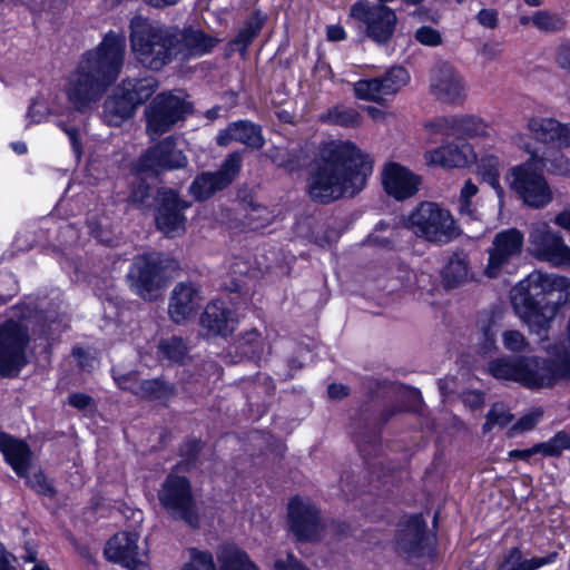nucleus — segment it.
Segmentation results:
<instances>
[{"label": "nucleus", "instance_id": "f257e3e1", "mask_svg": "<svg viewBox=\"0 0 570 570\" xmlns=\"http://www.w3.org/2000/svg\"><path fill=\"white\" fill-rule=\"evenodd\" d=\"M125 37L116 32L105 36L96 50L83 55L66 87L68 100L77 111L91 108L117 79L124 62Z\"/></svg>", "mask_w": 570, "mask_h": 570}, {"label": "nucleus", "instance_id": "f03ea898", "mask_svg": "<svg viewBox=\"0 0 570 570\" xmlns=\"http://www.w3.org/2000/svg\"><path fill=\"white\" fill-rule=\"evenodd\" d=\"M570 298V279L534 271L511 289V304L530 331L547 337L550 323Z\"/></svg>", "mask_w": 570, "mask_h": 570}, {"label": "nucleus", "instance_id": "7ed1b4c3", "mask_svg": "<svg viewBox=\"0 0 570 570\" xmlns=\"http://www.w3.org/2000/svg\"><path fill=\"white\" fill-rule=\"evenodd\" d=\"M129 27L130 47L141 66L159 71L174 60L173 26L151 22L141 16H135Z\"/></svg>", "mask_w": 570, "mask_h": 570}, {"label": "nucleus", "instance_id": "20e7f679", "mask_svg": "<svg viewBox=\"0 0 570 570\" xmlns=\"http://www.w3.org/2000/svg\"><path fill=\"white\" fill-rule=\"evenodd\" d=\"M178 269V262L170 256L164 253H147L135 257L127 278L139 297L154 301Z\"/></svg>", "mask_w": 570, "mask_h": 570}, {"label": "nucleus", "instance_id": "39448f33", "mask_svg": "<svg viewBox=\"0 0 570 570\" xmlns=\"http://www.w3.org/2000/svg\"><path fill=\"white\" fill-rule=\"evenodd\" d=\"M406 224L415 236L439 245L448 244L460 234L451 212L434 202L420 203Z\"/></svg>", "mask_w": 570, "mask_h": 570}, {"label": "nucleus", "instance_id": "423d86ee", "mask_svg": "<svg viewBox=\"0 0 570 570\" xmlns=\"http://www.w3.org/2000/svg\"><path fill=\"white\" fill-rule=\"evenodd\" d=\"M160 505L169 518L199 529L200 515L193 494L190 481L186 476L168 474L157 493Z\"/></svg>", "mask_w": 570, "mask_h": 570}, {"label": "nucleus", "instance_id": "0eeeda50", "mask_svg": "<svg viewBox=\"0 0 570 570\" xmlns=\"http://www.w3.org/2000/svg\"><path fill=\"white\" fill-rule=\"evenodd\" d=\"M191 112L193 104L183 91L160 92L145 109L147 132L155 139L169 131L177 122L185 120Z\"/></svg>", "mask_w": 570, "mask_h": 570}, {"label": "nucleus", "instance_id": "6e6552de", "mask_svg": "<svg viewBox=\"0 0 570 570\" xmlns=\"http://www.w3.org/2000/svg\"><path fill=\"white\" fill-rule=\"evenodd\" d=\"M321 159L330 167L332 173L323 178H340L338 174L345 173L356 178H367L373 173V158L363 153L352 141H330L324 144ZM317 178H322L318 176Z\"/></svg>", "mask_w": 570, "mask_h": 570}, {"label": "nucleus", "instance_id": "1a4fd4ad", "mask_svg": "<svg viewBox=\"0 0 570 570\" xmlns=\"http://www.w3.org/2000/svg\"><path fill=\"white\" fill-rule=\"evenodd\" d=\"M28 324L8 320L0 325V376L17 377L27 365Z\"/></svg>", "mask_w": 570, "mask_h": 570}, {"label": "nucleus", "instance_id": "9d476101", "mask_svg": "<svg viewBox=\"0 0 570 570\" xmlns=\"http://www.w3.org/2000/svg\"><path fill=\"white\" fill-rule=\"evenodd\" d=\"M350 16L363 22L367 37L377 43H385L392 38L397 22L394 10L368 0L355 2L350 9Z\"/></svg>", "mask_w": 570, "mask_h": 570}, {"label": "nucleus", "instance_id": "9b49d317", "mask_svg": "<svg viewBox=\"0 0 570 570\" xmlns=\"http://www.w3.org/2000/svg\"><path fill=\"white\" fill-rule=\"evenodd\" d=\"M429 90L438 101L445 105H461L466 97L464 78L446 61H438L432 67Z\"/></svg>", "mask_w": 570, "mask_h": 570}, {"label": "nucleus", "instance_id": "f8f14e48", "mask_svg": "<svg viewBox=\"0 0 570 570\" xmlns=\"http://www.w3.org/2000/svg\"><path fill=\"white\" fill-rule=\"evenodd\" d=\"M190 204L179 198L173 189L158 188L155 203V223L157 228L168 236H175L185 230L186 217L184 210Z\"/></svg>", "mask_w": 570, "mask_h": 570}, {"label": "nucleus", "instance_id": "ddd939ff", "mask_svg": "<svg viewBox=\"0 0 570 570\" xmlns=\"http://www.w3.org/2000/svg\"><path fill=\"white\" fill-rule=\"evenodd\" d=\"M186 156L176 148L173 137H167L149 148L136 164L138 174L160 175L164 170L183 168Z\"/></svg>", "mask_w": 570, "mask_h": 570}, {"label": "nucleus", "instance_id": "4468645a", "mask_svg": "<svg viewBox=\"0 0 570 570\" xmlns=\"http://www.w3.org/2000/svg\"><path fill=\"white\" fill-rule=\"evenodd\" d=\"M522 247L523 234L519 229L509 228L498 233L492 240V246L488 249L487 276L498 277L507 265L521 255Z\"/></svg>", "mask_w": 570, "mask_h": 570}, {"label": "nucleus", "instance_id": "2eb2a0df", "mask_svg": "<svg viewBox=\"0 0 570 570\" xmlns=\"http://www.w3.org/2000/svg\"><path fill=\"white\" fill-rule=\"evenodd\" d=\"M173 33L175 36L174 59L178 58L184 61L210 53L220 41L194 26L184 28L173 26Z\"/></svg>", "mask_w": 570, "mask_h": 570}, {"label": "nucleus", "instance_id": "dca6fc26", "mask_svg": "<svg viewBox=\"0 0 570 570\" xmlns=\"http://www.w3.org/2000/svg\"><path fill=\"white\" fill-rule=\"evenodd\" d=\"M410 79L403 67H392L384 75L354 83L358 99L380 102L384 96L396 94Z\"/></svg>", "mask_w": 570, "mask_h": 570}, {"label": "nucleus", "instance_id": "f3484780", "mask_svg": "<svg viewBox=\"0 0 570 570\" xmlns=\"http://www.w3.org/2000/svg\"><path fill=\"white\" fill-rule=\"evenodd\" d=\"M288 523L297 541H315L321 529L320 511L308 500L294 497L288 502Z\"/></svg>", "mask_w": 570, "mask_h": 570}, {"label": "nucleus", "instance_id": "a211bd4d", "mask_svg": "<svg viewBox=\"0 0 570 570\" xmlns=\"http://www.w3.org/2000/svg\"><path fill=\"white\" fill-rule=\"evenodd\" d=\"M395 546L396 551L407 559L430 553L426 523L421 515H411L399 524Z\"/></svg>", "mask_w": 570, "mask_h": 570}, {"label": "nucleus", "instance_id": "6ab92c4d", "mask_svg": "<svg viewBox=\"0 0 570 570\" xmlns=\"http://www.w3.org/2000/svg\"><path fill=\"white\" fill-rule=\"evenodd\" d=\"M530 243L535 257L554 266L570 264V247L562 237L552 233L547 225L534 227L530 233Z\"/></svg>", "mask_w": 570, "mask_h": 570}, {"label": "nucleus", "instance_id": "aec40b11", "mask_svg": "<svg viewBox=\"0 0 570 570\" xmlns=\"http://www.w3.org/2000/svg\"><path fill=\"white\" fill-rule=\"evenodd\" d=\"M509 174L511 178H544V174L570 176V161L560 153L549 158L531 155L524 164L511 167Z\"/></svg>", "mask_w": 570, "mask_h": 570}, {"label": "nucleus", "instance_id": "412c9836", "mask_svg": "<svg viewBox=\"0 0 570 570\" xmlns=\"http://www.w3.org/2000/svg\"><path fill=\"white\" fill-rule=\"evenodd\" d=\"M199 288L193 282H179L171 289L168 315L175 324H181L195 315L199 307Z\"/></svg>", "mask_w": 570, "mask_h": 570}, {"label": "nucleus", "instance_id": "4be33fe9", "mask_svg": "<svg viewBox=\"0 0 570 570\" xmlns=\"http://www.w3.org/2000/svg\"><path fill=\"white\" fill-rule=\"evenodd\" d=\"M475 159L473 147L466 141L443 145L425 154L426 165L444 168L464 167Z\"/></svg>", "mask_w": 570, "mask_h": 570}, {"label": "nucleus", "instance_id": "5701e85b", "mask_svg": "<svg viewBox=\"0 0 570 570\" xmlns=\"http://www.w3.org/2000/svg\"><path fill=\"white\" fill-rule=\"evenodd\" d=\"M366 180H312L307 191L314 202L330 204L342 197H354Z\"/></svg>", "mask_w": 570, "mask_h": 570}, {"label": "nucleus", "instance_id": "b1692460", "mask_svg": "<svg viewBox=\"0 0 570 570\" xmlns=\"http://www.w3.org/2000/svg\"><path fill=\"white\" fill-rule=\"evenodd\" d=\"M436 134L463 136L469 138L488 135V125L474 116L440 117L430 124Z\"/></svg>", "mask_w": 570, "mask_h": 570}, {"label": "nucleus", "instance_id": "393cba45", "mask_svg": "<svg viewBox=\"0 0 570 570\" xmlns=\"http://www.w3.org/2000/svg\"><path fill=\"white\" fill-rule=\"evenodd\" d=\"M362 390L371 399L396 400L407 397L412 404L411 410L415 411L422 403L420 391L405 389L394 382L366 376L362 380Z\"/></svg>", "mask_w": 570, "mask_h": 570}, {"label": "nucleus", "instance_id": "a878e982", "mask_svg": "<svg viewBox=\"0 0 570 570\" xmlns=\"http://www.w3.org/2000/svg\"><path fill=\"white\" fill-rule=\"evenodd\" d=\"M232 141H237L252 149H261L265 144L262 127L249 120H238L230 122L224 130H220L216 137L218 146H227Z\"/></svg>", "mask_w": 570, "mask_h": 570}, {"label": "nucleus", "instance_id": "bb28decb", "mask_svg": "<svg viewBox=\"0 0 570 570\" xmlns=\"http://www.w3.org/2000/svg\"><path fill=\"white\" fill-rule=\"evenodd\" d=\"M199 324L207 336H227L234 331L235 320L224 302L213 301L202 313Z\"/></svg>", "mask_w": 570, "mask_h": 570}, {"label": "nucleus", "instance_id": "cd10ccee", "mask_svg": "<svg viewBox=\"0 0 570 570\" xmlns=\"http://www.w3.org/2000/svg\"><path fill=\"white\" fill-rule=\"evenodd\" d=\"M0 452L6 462L20 478H27V472L31 465V450L29 445L12 435L0 432Z\"/></svg>", "mask_w": 570, "mask_h": 570}, {"label": "nucleus", "instance_id": "c85d7f7f", "mask_svg": "<svg viewBox=\"0 0 570 570\" xmlns=\"http://www.w3.org/2000/svg\"><path fill=\"white\" fill-rule=\"evenodd\" d=\"M137 541L138 534L135 532L116 533L108 540L104 554L107 560L122 567L134 566V560L139 558Z\"/></svg>", "mask_w": 570, "mask_h": 570}, {"label": "nucleus", "instance_id": "c756f323", "mask_svg": "<svg viewBox=\"0 0 570 570\" xmlns=\"http://www.w3.org/2000/svg\"><path fill=\"white\" fill-rule=\"evenodd\" d=\"M273 219L274 215L266 206L250 202L236 208L230 227L242 232L258 230L268 226Z\"/></svg>", "mask_w": 570, "mask_h": 570}, {"label": "nucleus", "instance_id": "7c9ffc66", "mask_svg": "<svg viewBox=\"0 0 570 570\" xmlns=\"http://www.w3.org/2000/svg\"><path fill=\"white\" fill-rule=\"evenodd\" d=\"M510 187L525 205L533 208L547 206L553 197L548 180H511Z\"/></svg>", "mask_w": 570, "mask_h": 570}, {"label": "nucleus", "instance_id": "2f4dec72", "mask_svg": "<svg viewBox=\"0 0 570 570\" xmlns=\"http://www.w3.org/2000/svg\"><path fill=\"white\" fill-rule=\"evenodd\" d=\"M441 278L444 288H458L473 278L470 261L463 250L454 252L441 271Z\"/></svg>", "mask_w": 570, "mask_h": 570}, {"label": "nucleus", "instance_id": "473e14b6", "mask_svg": "<svg viewBox=\"0 0 570 570\" xmlns=\"http://www.w3.org/2000/svg\"><path fill=\"white\" fill-rule=\"evenodd\" d=\"M535 139L542 142H557L570 147V129L552 118H532L528 124Z\"/></svg>", "mask_w": 570, "mask_h": 570}, {"label": "nucleus", "instance_id": "72a5a7b5", "mask_svg": "<svg viewBox=\"0 0 570 570\" xmlns=\"http://www.w3.org/2000/svg\"><path fill=\"white\" fill-rule=\"evenodd\" d=\"M135 110L130 99L118 87L116 92L105 100L101 117L109 126H120L134 115Z\"/></svg>", "mask_w": 570, "mask_h": 570}, {"label": "nucleus", "instance_id": "f704fd0d", "mask_svg": "<svg viewBox=\"0 0 570 570\" xmlns=\"http://www.w3.org/2000/svg\"><path fill=\"white\" fill-rule=\"evenodd\" d=\"M176 393L174 384L157 377L140 381L136 396L166 405Z\"/></svg>", "mask_w": 570, "mask_h": 570}, {"label": "nucleus", "instance_id": "c9c22d12", "mask_svg": "<svg viewBox=\"0 0 570 570\" xmlns=\"http://www.w3.org/2000/svg\"><path fill=\"white\" fill-rule=\"evenodd\" d=\"M121 92L126 95L136 109L139 105L148 100L158 88V82L153 77L142 79H125L119 86Z\"/></svg>", "mask_w": 570, "mask_h": 570}, {"label": "nucleus", "instance_id": "e433bc0d", "mask_svg": "<svg viewBox=\"0 0 570 570\" xmlns=\"http://www.w3.org/2000/svg\"><path fill=\"white\" fill-rule=\"evenodd\" d=\"M219 570H259L246 551L234 544L225 546L218 554Z\"/></svg>", "mask_w": 570, "mask_h": 570}, {"label": "nucleus", "instance_id": "4c0bfd02", "mask_svg": "<svg viewBox=\"0 0 570 570\" xmlns=\"http://www.w3.org/2000/svg\"><path fill=\"white\" fill-rule=\"evenodd\" d=\"M403 412V406L399 405V404H392L391 406L384 409L379 419H377V422L375 423L374 425V430L371 432L370 435H367V433L365 431H361L357 433V444H358V448H360V451L364 454H368L371 455L372 454V451H368L367 450V445H373L375 446L379 439H380V431L381 429L393 417L395 416L397 413H401Z\"/></svg>", "mask_w": 570, "mask_h": 570}, {"label": "nucleus", "instance_id": "58836bf2", "mask_svg": "<svg viewBox=\"0 0 570 570\" xmlns=\"http://www.w3.org/2000/svg\"><path fill=\"white\" fill-rule=\"evenodd\" d=\"M324 124L341 126L345 128H356L362 125L361 114L352 107L334 106L320 116Z\"/></svg>", "mask_w": 570, "mask_h": 570}, {"label": "nucleus", "instance_id": "ea45409f", "mask_svg": "<svg viewBox=\"0 0 570 570\" xmlns=\"http://www.w3.org/2000/svg\"><path fill=\"white\" fill-rule=\"evenodd\" d=\"M264 24V19L259 13H253L239 29L237 36L230 41V47L240 52H246L248 46L258 36Z\"/></svg>", "mask_w": 570, "mask_h": 570}, {"label": "nucleus", "instance_id": "a19ab883", "mask_svg": "<svg viewBox=\"0 0 570 570\" xmlns=\"http://www.w3.org/2000/svg\"><path fill=\"white\" fill-rule=\"evenodd\" d=\"M158 356L171 363L181 364L188 354L185 341L179 336L163 338L158 343Z\"/></svg>", "mask_w": 570, "mask_h": 570}, {"label": "nucleus", "instance_id": "79ce46f5", "mask_svg": "<svg viewBox=\"0 0 570 570\" xmlns=\"http://www.w3.org/2000/svg\"><path fill=\"white\" fill-rule=\"evenodd\" d=\"M128 200L139 209H149L157 202V190L147 180H134Z\"/></svg>", "mask_w": 570, "mask_h": 570}, {"label": "nucleus", "instance_id": "37998d69", "mask_svg": "<svg viewBox=\"0 0 570 570\" xmlns=\"http://www.w3.org/2000/svg\"><path fill=\"white\" fill-rule=\"evenodd\" d=\"M422 180H382L384 191L396 202L414 197Z\"/></svg>", "mask_w": 570, "mask_h": 570}, {"label": "nucleus", "instance_id": "c03bdc74", "mask_svg": "<svg viewBox=\"0 0 570 570\" xmlns=\"http://www.w3.org/2000/svg\"><path fill=\"white\" fill-rule=\"evenodd\" d=\"M480 331L479 350L482 354H489L497 350L498 325L492 317L480 318L476 323Z\"/></svg>", "mask_w": 570, "mask_h": 570}, {"label": "nucleus", "instance_id": "a18cd8bd", "mask_svg": "<svg viewBox=\"0 0 570 570\" xmlns=\"http://www.w3.org/2000/svg\"><path fill=\"white\" fill-rule=\"evenodd\" d=\"M232 180H193L189 193L195 200L205 202L218 191L226 189Z\"/></svg>", "mask_w": 570, "mask_h": 570}, {"label": "nucleus", "instance_id": "49530a36", "mask_svg": "<svg viewBox=\"0 0 570 570\" xmlns=\"http://www.w3.org/2000/svg\"><path fill=\"white\" fill-rule=\"evenodd\" d=\"M513 414L510 413L505 404L501 402L494 403L487 413L485 422L482 425V431L483 433H488L494 426L503 429L508 426L513 421Z\"/></svg>", "mask_w": 570, "mask_h": 570}, {"label": "nucleus", "instance_id": "de8ad7c7", "mask_svg": "<svg viewBox=\"0 0 570 570\" xmlns=\"http://www.w3.org/2000/svg\"><path fill=\"white\" fill-rule=\"evenodd\" d=\"M531 23L543 32H558L566 27V21L562 17L548 11H537L531 16Z\"/></svg>", "mask_w": 570, "mask_h": 570}, {"label": "nucleus", "instance_id": "09e8293b", "mask_svg": "<svg viewBox=\"0 0 570 570\" xmlns=\"http://www.w3.org/2000/svg\"><path fill=\"white\" fill-rule=\"evenodd\" d=\"M242 161L240 153H232L223 161L217 174L202 173L196 178H233L239 174Z\"/></svg>", "mask_w": 570, "mask_h": 570}, {"label": "nucleus", "instance_id": "8fccbe9b", "mask_svg": "<svg viewBox=\"0 0 570 570\" xmlns=\"http://www.w3.org/2000/svg\"><path fill=\"white\" fill-rule=\"evenodd\" d=\"M203 442L197 439H189L180 446V465L189 471L199 464V454L203 450Z\"/></svg>", "mask_w": 570, "mask_h": 570}, {"label": "nucleus", "instance_id": "3c124183", "mask_svg": "<svg viewBox=\"0 0 570 570\" xmlns=\"http://www.w3.org/2000/svg\"><path fill=\"white\" fill-rule=\"evenodd\" d=\"M239 350L243 355H246L249 358H261L263 353L261 334L256 330L248 332L243 337V341L239 344Z\"/></svg>", "mask_w": 570, "mask_h": 570}, {"label": "nucleus", "instance_id": "603ef678", "mask_svg": "<svg viewBox=\"0 0 570 570\" xmlns=\"http://www.w3.org/2000/svg\"><path fill=\"white\" fill-rule=\"evenodd\" d=\"M558 556V552L553 551L546 557H534L532 559L521 560L508 569H505V566H500L499 570H537L543 566L553 563Z\"/></svg>", "mask_w": 570, "mask_h": 570}, {"label": "nucleus", "instance_id": "864d4df0", "mask_svg": "<svg viewBox=\"0 0 570 570\" xmlns=\"http://www.w3.org/2000/svg\"><path fill=\"white\" fill-rule=\"evenodd\" d=\"M500 166L498 157L492 155L483 156L476 164V174L483 178H499Z\"/></svg>", "mask_w": 570, "mask_h": 570}, {"label": "nucleus", "instance_id": "5fc2aeb1", "mask_svg": "<svg viewBox=\"0 0 570 570\" xmlns=\"http://www.w3.org/2000/svg\"><path fill=\"white\" fill-rule=\"evenodd\" d=\"M266 156L271 158V160L277 166L284 167L286 169L292 170L296 166V157L281 147H273L267 153Z\"/></svg>", "mask_w": 570, "mask_h": 570}, {"label": "nucleus", "instance_id": "6e6d98bb", "mask_svg": "<svg viewBox=\"0 0 570 570\" xmlns=\"http://www.w3.org/2000/svg\"><path fill=\"white\" fill-rule=\"evenodd\" d=\"M181 570H216L213 556L209 552L194 551L191 561Z\"/></svg>", "mask_w": 570, "mask_h": 570}, {"label": "nucleus", "instance_id": "4d7b16f0", "mask_svg": "<svg viewBox=\"0 0 570 570\" xmlns=\"http://www.w3.org/2000/svg\"><path fill=\"white\" fill-rule=\"evenodd\" d=\"M26 479L28 484L39 494L50 498L56 495V489L48 482L46 475L41 471L35 473L32 476L27 474Z\"/></svg>", "mask_w": 570, "mask_h": 570}, {"label": "nucleus", "instance_id": "13d9d810", "mask_svg": "<svg viewBox=\"0 0 570 570\" xmlns=\"http://www.w3.org/2000/svg\"><path fill=\"white\" fill-rule=\"evenodd\" d=\"M49 116V108L45 105L43 101H41L39 98L32 99L28 111H27V119L28 125L32 124H40L47 119Z\"/></svg>", "mask_w": 570, "mask_h": 570}, {"label": "nucleus", "instance_id": "bf43d9fd", "mask_svg": "<svg viewBox=\"0 0 570 570\" xmlns=\"http://www.w3.org/2000/svg\"><path fill=\"white\" fill-rule=\"evenodd\" d=\"M381 178H421L411 173L409 168L396 163L389 161L383 166Z\"/></svg>", "mask_w": 570, "mask_h": 570}, {"label": "nucleus", "instance_id": "052dcab7", "mask_svg": "<svg viewBox=\"0 0 570 570\" xmlns=\"http://www.w3.org/2000/svg\"><path fill=\"white\" fill-rule=\"evenodd\" d=\"M414 37L416 41L424 46L436 47L442 43L441 33L438 30L426 26L420 27L415 31Z\"/></svg>", "mask_w": 570, "mask_h": 570}, {"label": "nucleus", "instance_id": "680f3d73", "mask_svg": "<svg viewBox=\"0 0 570 570\" xmlns=\"http://www.w3.org/2000/svg\"><path fill=\"white\" fill-rule=\"evenodd\" d=\"M504 347L512 352H522L527 347L523 334L517 330L505 331L502 335Z\"/></svg>", "mask_w": 570, "mask_h": 570}, {"label": "nucleus", "instance_id": "e2e57ef3", "mask_svg": "<svg viewBox=\"0 0 570 570\" xmlns=\"http://www.w3.org/2000/svg\"><path fill=\"white\" fill-rule=\"evenodd\" d=\"M478 193V187L468 180L461 190L459 210L461 214H472L471 198Z\"/></svg>", "mask_w": 570, "mask_h": 570}, {"label": "nucleus", "instance_id": "0e129e2a", "mask_svg": "<svg viewBox=\"0 0 570 570\" xmlns=\"http://www.w3.org/2000/svg\"><path fill=\"white\" fill-rule=\"evenodd\" d=\"M114 380L115 382L117 383V385L125 390V391H129L130 393H132L134 395H136V392L138 390V385H139V382L137 380V375L135 372H129V373H126V374H121V375H116L114 373Z\"/></svg>", "mask_w": 570, "mask_h": 570}, {"label": "nucleus", "instance_id": "69168bd1", "mask_svg": "<svg viewBox=\"0 0 570 570\" xmlns=\"http://www.w3.org/2000/svg\"><path fill=\"white\" fill-rule=\"evenodd\" d=\"M541 415H542L541 410H539L537 413H530V414L523 415L521 419H519L514 423V425L512 426V431L514 433H521V432L532 430L537 425Z\"/></svg>", "mask_w": 570, "mask_h": 570}, {"label": "nucleus", "instance_id": "338daca9", "mask_svg": "<svg viewBox=\"0 0 570 570\" xmlns=\"http://www.w3.org/2000/svg\"><path fill=\"white\" fill-rule=\"evenodd\" d=\"M275 570H309L293 553H288L286 559H278L274 562Z\"/></svg>", "mask_w": 570, "mask_h": 570}, {"label": "nucleus", "instance_id": "774afa93", "mask_svg": "<svg viewBox=\"0 0 570 570\" xmlns=\"http://www.w3.org/2000/svg\"><path fill=\"white\" fill-rule=\"evenodd\" d=\"M533 451H537V453H542L547 456H559L561 454L559 443L554 441V436L551 438L548 442L533 445Z\"/></svg>", "mask_w": 570, "mask_h": 570}]
</instances>
